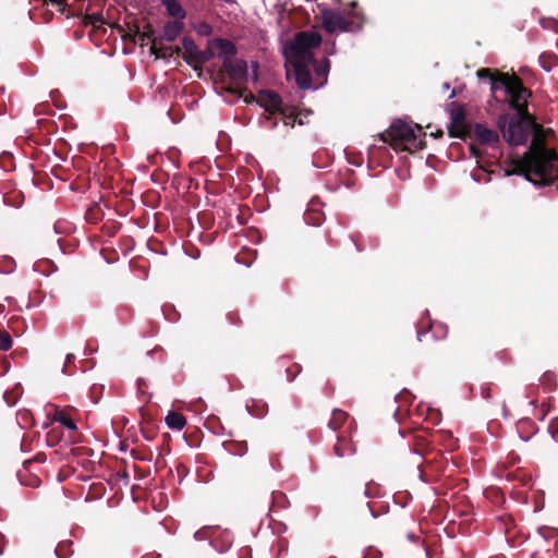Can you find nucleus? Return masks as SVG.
<instances>
[{"instance_id":"obj_1","label":"nucleus","mask_w":558,"mask_h":558,"mask_svg":"<svg viewBox=\"0 0 558 558\" xmlns=\"http://www.w3.org/2000/svg\"><path fill=\"white\" fill-rule=\"evenodd\" d=\"M546 133H551V130L544 129L534 119L531 145L508 174L524 175L536 186L551 185L555 177H558V154L546 147Z\"/></svg>"},{"instance_id":"obj_2","label":"nucleus","mask_w":558,"mask_h":558,"mask_svg":"<svg viewBox=\"0 0 558 558\" xmlns=\"http://www.w3.org/2000/svg\"><path fill=\"white\" fill-rule=\"evenodd\" d=\"M535 117L531 113H502L498 118V129L504 140L512 146L523 145L533 131Z\"/></svg>"},{"instance_id":"obj_3","label":"nucleus","mask_w":558,"mask_h":558,"mask_svg":"<svg viewBox=\"0 0 558 558\" xmlns=\"http://www.w3.org/2000/svg\"><path fill=\"white\" fill-rule=\"evenodd\" d=\"M365 23L363 11L325 9L322 11V25L329 34L357 33Z\"/></svg>"},{"instance_id":"obj_4","label":"nucleus","mask_w":558,"mask_h":558,"mask_svg":"<svg viewBox=\"0 0 558 558\" xmlns=\"http://www.w3.org/2000/svg\"><path fill=\"white\" fill-rule=\"evenodd\" d=\"M495 88L505 93V101L514 113H530L529 99L532 92L524 86L523 81L515 74H501L494 81Z\"/></svg>"},{"instance_id":"obj_5","label":"nucleus","mask_w":558,"mask_h":558,"mask_svg":"<svg viewBox=\"0 0 558 558\" xmlns=\"http://www.w3.org/2000/svg\"><path fill=\"white\" fill-rule=\"evenodd\" d=\"M384 143H388L395 150L410 151L411 143H415V132L408 123L396 120L389 129L379 135Z\"/></svg>"},{"instance_id":"obj_6","label":"nucleus","mask_w":558,"mask_h":558,"mask_svg":"<svg viewBox=\"0 0 558 558\" xmlns=\"http://www.w3.org/2000/svg\"><path fill=\"white\" fill-rule=\"evenodd\" d=\"M222 70L228 74L231 84L226 90L239 97H243L247 88L244 86L247 82V63L242 59L222 60Z\"/></svg>"},{"instance_id":"obj_7","label":"nucleus","mask_w":558,"mask_h":558,"mask_svg":"<svg viewBox=\"0 0 558 558\" xmlns=\"http://www.w3.org/2000/svg\"><path fill=\"white\" fill-rule=\"evenodd\" d=\"M322 40V36L316 32H299L291 47L292 52L296 59H313L311 49L318 47Z\"/></svg>"},{"instance_id":"obj_8","label":"nucleus","mask_w":558,"mask_h":558,"mask_svg":"<svg viewBox=\"0 0 558 558\" xmlns=\"http://www.w3.org/2000/svg\"><path fill=\"white\" fill-rule=\"evenodd\" d=\"M451 123L448 126V135L454 138L465 140L469 124H465V111L458 101H452L448 108Z\"/></svg>"},{"instance_id":"obj_9","label":"nucleus","mask_w":558,"mask_h":558,"mask_svg":"<svg viewBox=\"0 0 558 558\" xmlns=\"http://www.w3.org/2000/svg\"><path fill=\"white\" fill-rule=\"evenodd\" d=\"M466 137H474L478 144L493 148L498 147L500 143L498 132L486 128L482 123L470 124Z\"/></svg>"},{"instance_id":"obj_10","label":"nucleus","mask_w":558,"mask_h":558,"mask_svg":"<svg viewBox=\"0 0 558 558\" xmlns=\"http://www.w3.org/2000/svg\"><path fill=\"white\" fill-rule=\"evenodd\" d=\"M257 102L260 107L265 108V111L269 113L266 118L271 120V116L278 113L286 105H283L280 95L277 92L265 89L260 90L257 97Z\"/></svg>"},{"instance_id":"obj_11","label":"nucleus","mask_w":558,"mask_h":558,"mask_svg":"<svg viewBox=\"0 0 558 558\" xmlns=\"http://www.w3.org/2000/svg\"><path fill=\"white\" fill-rule=\"evenodd\" d=\"M184 52L182 53L183 60L191 65L195 71L198 70V58L201 50L192 37L185 36L182 39Z\"/></svg>"},{"instance_id":"obj_12","label":"nucleus","mask_w":558,"mask_h":558,"mask_svg":"<svg viewBox=\"0 0 558 558\" xmlns=\"http://www.w3.org/2000/svg\"><path fill=\"white\" fill-rule=\"evenodd\" d=\"M305 61L306 60L298 59L293 62L295 81L298 86L302 89H307L312 86L311 71Z\"/></svg>"},{"instance_id":"obj_13","label":"nucleus","mask_w":558,"mask_h":558,"mask_svg":"<svg viewBox=\"0 0 558 558\" xmlns=\"http://www.w3.org/2000/svg\"><path fill=\"white\" fill-rule=\"evenodd\" d=\"M332 451L338 458H347L353 456L356 448L350 437L340 434L337 437V442L332 447Z\"/></svg>"},{"instance_id":"obj_14","label":"nucleus","mask_w":558,"mask_h":558,"mask_svg":"<svg viewBox=\"0 0 558 558\" xmlns=\"http://www.w3.org/2000/svg\"><path fill=\"white\" fill-rule=\"evenodd\" d=\"M213 44L219 50V57H221L222 60H234L238 49L233 41L226 38H215Z\"/></svg>"},{"instance_id":"obj_15","label":"nucleus","mask_w":558,"mask_h":558,"mask_svg":"<svg viewBox=\"0 0 558 558\" xmlns=\"http://www.w3.org/2000/svg\"><path fill=\"white\" fill-rule=\"evenodd\" d=\"M278 113L282 117L284 124L290 128H293L295 123L299 125L306 124V121L302 120V112H298L295 107L286 105Z\"/></svg>"},{"instance_id":"obj_16","label":"nucleus","mask_w":558,"mask_h":558,"mask_svg":"<svg viewBox=\"0 0 558 558\" xmlns=\"http://www.w3.org/2000/svg\"><path fill=\"white\" fill-rule=\"evenodd\" d=\"M184 27L183 22L181 21H168L163 28L162 34L158 39L166 41H173L177 37L182 33Z\"/></svg>"},{"instance_id":"obj_17","label":"nucleus","mask_w":558,"mask_h":558,"mask_svg":"<svg viewBox=\"0 0 558 558\" xmlns=\"http://www.w3.org/2000/svg\"><path fill=\"white\" fill-rule=\"evenodd\" d=\"M496 529L504 533L507 541H511L514 536L513 530L515 527L513 518L510 514H502L496 518Z\"/></svg>"},{"instance_id":"obj_18","label":"nucleus","mask_w":558,"mask_h":558,"mask_svg":"<svg viewBox=\"0 0 558 558\" xmlns=\"http://www.w3.org/2000/svg\"><path fill=\"white\" fill-rule=\"evenodd\" d=\"M161 3L171 17L177 19V21H182L185 19L186 11L178 0H161Z\"/></svg>"},{"instance_id":"obj_19","label":"nucleus","mask_w":558,"mask_h":558,"mask_svg":"<svg viewBox=\"0 0 558 558\" xmlns=\"http://www.w3.org/2000/svg\"><path fill=\"white\" fill-rule=\"evenodd\" d=\"M439 332L440 333V337H446L447 335V328L445 326H442L440 323H430L428 325V328L426 330H423V329H418L417 330V340L420 342H423L424 339H426L428 336H430V338H434L435 333Z\"/></svg>"},{"instance_id":"obj_20","label":"nucleus","mask_w":558,"mask_h":558,"mask_svg":"<svg viewBox=\"0 0 558 558\" xmlns=\"http://www.w3.org/2000/svg\"><path fill=\"white\" fill-rule=\"evenodd\" d=\"M210 544L216 550L223 553L228 550L232 544L231 534L229 532H221L210 539Z\"/></svg>"},{"instance_id":"obj_21","label":"nucleus","mask_w":558,"mask_h":558,"mask_svg":"<svg viewBox=\"0 0 558 558\" xmlns=\"http://www.w3.org/2000/svg\"><path fill=\"white\" fill-rule=\"evenodd\" d=\"M165 422L169 428L177 430L183 429V427L186 425L185 416L177 411H170L167 414Z\"/></svg>"},{"instance_id":"obj_22","label":"nucleus","mask_w":558,"mask_h":558,"mask_svg":"<svg viewBox=\"0 0 558 558\" xmlns=\"http://www.w3.org/2000/svg\"><path fill=\"white\" fill-rule=\"evenodd\" d=\"M517 429L522 439L529 440L530 437L537 430V427L530 418H522L517 424Z\"/></svg>"},{"instance_id":"obj_23","label":"nucleus","mask_w":558,"mask_h":558,"mask_svg":"<svg viewBox=\"0 0 558 558\" xmlns=\"http://www.w3.org/2000/svg\"><path fill=\"white\" fill-rule=\"evenodd\" d=\"M3 202L8 206L20 208L24 203V194L20 190H10L3 194Z\"/></svg>"},{"instance_id":"obj_24","label":"nucleus","mask_w":558,"mask_h":558,"mask_svg":"<svg viewBox=\"0 0 558 558\" xmlns=\"http://www.w3.org/2000/svg\"><path fill=\"white\" fill-rule=\"evenodd\" d=\"M477 76L481 80L488 78L490 82V90L494 95L497 94L499 88H495L494 81L501 74H505L504 72H499L497 70H492L489 68H483L477 71ZM497 98V96H495Z\"/></svg>"},{"instance_id":"obj_25","label":"nucleus","mask_w":558,"mask_h":558,"mask_svg":"<svg viewBox=\"0 0 558 558\" xmlns=\"http://www.w3.org/2000/svg\"><path fill=\"white\" fill-rule=\"evenodd\" d=\"M53 421L60 423L71 432H76L77 427L74 420L64 410H58L53 414Z\"/></svg>"},{"instance_id":"obj_26","label":"nucleus","mask_w":558,"mask_h":558,"mask_svg":"<svg viewBox=\"0 0 558 558\" xmlns=\"http://www.w3.org/2000/svg\"><path fill=\"white\" fill-rule=\"evenodd\" d=\"M349 414L340 409L332 411L331 418L328 422V427L332 430H338L347 422Z\"/></svg>"},{"instance_id":"obj_27","label":"nucleus","mask_w":558,"mask_h":558,"mask_svg":"<svg viewBox=\"0 0 558 558\" xmlns=\"http://www.w3.org/2000/svg\"><path fill=\"white\" fill-rule=\"evenodd\" d=\"M225 449L231 454L242 457L247 452V442L246 441H238L230 440L223 442Z\"/></svg>"},{"instance_id":"obj_28","label":"nucleus","mask_w":558,"mask_h":558,"mask_svg":"<svg viewBox=\"0 0 558 558\" xmlns=\"http://www.w3.org/2000/svg\"><path fill=\"white\" fill-rule=\"evenodd\" d=\"M325 220V215L322 210L315 208H308L304 214V221L314 227H318Z\"/></svg>"},{"instance_id":"obj_29","label":"nucleus","mask_w":558,"mask_h":558,"mask_svg":"<svg viewBox=\"0 0 558 558\" xmlns=\"http://www.w3.org/2000/svg\"><path fill=\"white\" fill-rule=\"evenodd\" d=\"M429 441L423 433H414L413 435V450L420 456H423L429 449Z\"/></svg>"},{"instance_id":"obj_30","label":"nucleus","mask_w":558,"mask_h":558,"mask_svg":"<svg viewBox=\"0 0 558 558\" xmlns=\"http://www.w3.org/2000/svg\"><path fill=\"white\" fill-rule=\"evenodd\" d=\"M170 46H165L162 40L158 38L153 39V45H150V53L154 54L158 59H169V49Z\"/></svg>"},{"instance_id":"obj_31","label":"nucleus","mask_w":558,"mask_h":558,"mask_svg":"<svg viewBox=\"0 0 558 558\" xmlns=\"http://www.w3.org/2000/svg\"><path fill=\"white\" fill-rule=\"evenodd\" d=\"M538 62H539V65L545 71L548 72L558 64V57L554 52L546 51V52L541 53V56L538 57Z\"/></svg>"},{"instance_id":"obj_32","label":"nucleus","mask_w":558,"mask_h":558,"mask_svg":"<svg viewBox=\"0 0 558 558\" xmlns=\"http://www.w3.org/2000/svg\"><path fill=\"white\" fill-rule=\"evenodd\" d=\"M314 63L315 72L318 77H320L323 81L320 83L324 84L327 81V74L330 70V62L328 58H324L322 62L317 63L316 60L310 59Z\"/></svg>"},{"instance_id":"obj_33","label":"nucleus","mask_w":558,"mask_h":558,"mask_svg":"<svg viewBox=\"0 0 558 558\" xmlns=\"http://www.w3.org/2000/svg\"><path fill=\"white\" fill-rule=\"evenodd\" d=\"M104 213L98 204L90 206L85 213V219L89 223H97L102 219Z\"/></svg>"},{"instance_id":"obj_34","label":"nucleus","mask_w":558,"mask_h":558,"mask_svg":"<svg viewBox=\"0 0 558 558\" xmlns=\"http://www.w3.org/2000/svg\"><path fill=\"white\" fill-rule=\"evenodd\" d=\"M122 225L114 220H108L102 225V233L109 238L114 236L121 229Z\"/></svg>"},{"instance_id":"obj_35","label":"nucleus","mask_w":558,"mask_h":558,"mask_svg":"<svg viewBox=\"0 0 558 558\" xmlns=\"http://www.w3.org/2000/svg\"><path fill=\"white\" fill-rule=\"evenodd\" d=\"M97 23L105 24V20L101 14L94 13V14H86L83 17V24L84 26H93L94 28L98 29L100 26H97Z\"/></svg>"},{"instance_id":"obj_36","label":"nucleus","mask_w":558,"mask_h":558,"mask_svg":"<svg viewBox=\"0 0 558 558\" xmlns=\"http://www.w3.org/2000/svg\"><path fill=\"white\" fill-rule=\"evenodd\" d=\"M137 37L142 44L145 40H150V43L153 44V39L156 37H155V31H154V27L151 26V24L147 23L146 26L144 27V31H140V35Z\"/></svg>"},{"instance_id":"obj_37","label":"nucleus","mask_w":558,"mask_h":558,"mask_svg":"<svg viewBox=\"0 0 558 558\" xmlns=\"http://www.w3.org/2000/svg\"><path fill=\"white\" fill-rule=\"evenodd\" d=\"M12 347V338L8 331L0 329V350L8 351Z\"/></svg>"},{"instance_id":"obj_38","label":"nucleus","mask_w":558,"mask_h":558,"mask_svg":"<svg viewBox=\"0 0 558 558\" xmlns=\"http://www.w3.org/2000/svg\"><path fill=\"white\" fill-rule=\"evenodd\" d=\"M302 371L301 365L298 363H292L286 368L287 380L292 381Z\"/></svg>"},{"instance_id":"obj_39","label":"nucleus","mask_w":558,"mask_h":558,"mask_svg":"<svg viewBox=\"0 0 558 558\" xmlns=\"http://www.w3.org/2000/svg\"><path fill=\"white\" fill-rule=\"evenodd\" d=\"M129 33L126 35H122L123 39L130 38L134 43L136 41L137 36L140 35V27L134 23H126Z\"/></svg>"},{"instance_id":"obj_40","label":"nucleus","mask_w":558,"mask_h":558,"mask_svg":"<svg viewBox=\"0 0 558 558\" xmlns=\"http://www.w3.org/2000/svg\"><path fill=\"white\" fill-rule=\"evenodd\" d=\"M0 167L3 168L4 171H11L14 169L13 159L10 154H2L0 156Z\"/></svg>"},{"instance_id":"obj_41","label":"nucleus","mask_w":558,"mask_h":558,"mask_svg":"<svg viewBox=\"0 0 558 558\" xmlns=\"http://www.w3.org/2000/svg\"><path fill=\"white\" fill-rule=\"evenodd\" d=\"M46 438H47V444L50 447H53V446H56L60 441L61 433L58 429L52 428L51 430H49L47 433Z\"/></svg>"},{"instance_id":"obj_42","label":"nucleus","mask_w":558,"mask_h":558,"mask_svg":"<svg viewBox=\"0 0 558 558\" xmlns=\"http://www.w3.org/2000/svg\"><path fill=\"white\" fill-rule=\"evenodd\" d=\"M214 57V51L210 48H207L206 50H201L199 58H198V70L202 71L203 64L208 62Z\"/></svg>"},{"instance_id":"obj_43","label":"nucleus","mask_w":558,"mask_h":558,"mask_svg":"<svg viewBox=\"0 0 558 558\" xmlns=\"http://www.w3.org/2000/svg\"><path fill=\"white\" fill-rule=\"evenodd\" d=\"M71 545V542L60 543L56 548V555L58 556V558H68Z\"/></svg>"},{"instance_id":"obj_44","label":"nucleus","mask_w":558,"mask_h":558,"mask_svg":"<svg viewBox=\"0 0 558 558\" xmlns=\"http://www.w3.org/2000/svg\"><path fill=\"white\" fill-rule=\"evenodd\" d=\"M276 547L278 553L275 555V558H280L281 554L288 550V541L286 538H279Z\"/></svg>"},{"instance_id":"obj_45","label":"nucleus","mask_w":558,"mask_h":558,"mask_svg":"<svg viewBox=\"0 0 558 558\" xmlns=\"http://www.w3.org/2000/svg\"><path fill=\"white\" fill-rule=\"evenodd\" d=\"M198 33L208 36L213 33V27L208 23L202 22L198 26Z\"/></svg>"},{"instance_id":"obj_46","label":"nucleus","mask_w":558,"mask_h":558,"mask_svg":"<svg viewBox=\"0 0 558 558\" xmlns=\"http://www.w3.org/2000/svg\"><path fill=\"white\" fill-rule=\"evenodd\" d=\"M413 399V396L410 391L403 390L397 396L398 401H404V402H411Z\"/></svg>"},{"instance_id":"obj_47","label":"nucleus","mask_w":558,"mask_h":558,"mask_svg":"<svg viewBox=\"0 0 558 558\" xmlns=\"http://www.w3.org/2000/svg\"><path fill=\"white\" fill-rule=\"evenodd\" d=\"M410 146H411L412 153H413L415 150H421V149L425 148L426 142L424 140H417L415 137V143H411Z\"/></svg>"},{"instance_id":"obj_48","label":"nucleus","mask_w":558,"mask_h":558,"mask_svg":"<svg viewBox=\"0 0 558 558\" xmlns=\"http://www.w3.org/2000/svg\"><path fill=\"white\" fill-rule=\"evenodd\" d=\"M227 318L233 325H238L241 322L240 316L236 312H229L227 314Z\"/></svg>"},{"instance_id":"obj_49","label":"nucleus","mask_w":558,"mask_h":558,"mask_svg":"<svg viewBox=\"0 0 558 558\" xmlns=\"http://www.w3.org/2000/svg\"><path fill=\"white\" fill-rule=\"evenodd\" d=\"M376 485H373V484H367L366 487H365V490H364V495L366 497H374L376 495Z\"/></svg>"},{"instance_id":"obj_50","label":"nucleus","mask_w":558,"mask_h":558,"mask_svg":"<svg viewBox=\"0 0 558 558\" xmlns=\"http://www.w3.org/2000/svg\"><path fill=\"white\" fill-rule=\"evenodd\" d=\"M169 50V56L173 57V56H177V57H182V53L184 52V49L183 47H179V46H175V47H171L168 49Z\"/></svg>"},{"instance_id":"obj_51","label":"nucleus","mask_w":558,"mask_h":558,"mask_svg":"<svg viewBox=\"0 0 558 558\" xmlns=\"http://www.w3.org/2000/svg\"><path fill=\"white\" fill-rule=\"evenodd\" d=\"M8 543V537L2 532H0V555L4 554Z\"/></svg>"},{"instance_id":"obj_52","label":"nucleus","mask_w":558,"mask_h":558,"mask_svg":"<svg viewBox=\"0 0 558 558\" xmlns=\"http://www.w3.org/2000/svg\"><path fill=\"white\" fill-rule=\"evenodd\" d=\"M481 396L486 399V400H489L490 397H492V393H490V387L488 385H483L481 387Z\"/></svg>"},{"instance_id":"obj_53","label":"nucleus","mask_w":558,"mask_h":558,"mask_svg":"<svg viewBox=\"0 0 558 558\" xmlns=\"http://www.w3.org/2000/svg\"><path fill=\"white\" fill-rule=\"evenodd\" d=\"M298 112H302V120L306 121V124L308 123V117L313 113L311 109L306 110H298Z\"/></svg>"},{"instance_id":"obj_54","label":"nucleus","mask_w":558,"mask_h":558,"mask_svg":"<svg viewBox=\"0 0 558 558\" xmlns=\"http://www.w3.org/2000/svg\"><path fill=\"white\" fill-rule=\"evenodd\" d=\"M74 360H75L74 354H71V353L66 354V357H65V364H64V367H63V369H62V371H63V373H65V368H66V366H68L70 363H72Z\"/></svg>"},{"instance_id":"obj_55","label":"nucleus","mask_w":558,"mask_h":558,"mask_svg":"<svg viewBox=\"0 0 558 558\" xmlns=\"http://www.w3.org/2000/svg\"><path fill=\"white\" fill-rule=\"evenodd\" d=\"M266 412H267V404H266V403H263V404L259 407V411H258V412H255L254 414H255V415H258V416H262V415H264Z\"/></svg>"},{"instance_id":"obj_56","label":"nucleus","mask_w":558,"mask_h":558,"mask_svg":"<svg viewBox=\"0 0 558 558\" xmlns=\"http://www.w3.org/2000/svg\"><path fill=\"white\" fill-rule=\"evenodd\" d=\"M366 508H367V511H368L369 515L373 517V518H376L377 514L374 511L373 504L372 502H367L366 504Z\"/></svg>"},{"instance_id":"obj_57","label":"nucleus","mask_w":558,"mask_h":558,"mask_svg":"<svg viewBox=\"0 0 558 558\" xmlns=\"http://www.w3.org/2000/svg\"><path fill=\"white\" fill-rule=\"evenodd\" d=\"M244 100L245 102L251 104L255 100L257 101V98L252 93H248L246 96H244Z\"/></svg>"},{"instance_id":"obj_58","label":"nucleus","mask_w":558,"mask_h":558,"mask_svg":"<svg viewBox=\"0 0 558 558\" xmlns=\"http://www.w3.org/2000/svg\"><path fill=\"white\" fill-rule=\"evenodd\" d=\"M551 25H545L543 24V27H551L556 33H558V22L557 21H550Z\"/></svg>"},{"instance_id":"obj_59","label":"nucleus","mask_w":558,"mask_h":558,"mask_svg":"<svg viewBox=\"0 0 558 558\" xmlns=\"http://www.w3.org/2000/svg\"><path fill=\"white\" fill-rule=\"evenodd\" d=\"M35 461L40 462V463L45 462L46 461V454L43 453V452L37 453L36 457H35Z\"/></svg>"},{"instance_id":"obj_60","label":"nucleus","mask_w":558,"mask_h":558,"mask_svg":"<svg viewBox=\"0 0 558 558\" xmlns=\"http://www.w3.org/2000/svg\"><path fill=\"white\" fill-rule=\"evenodd\" d=\"M347 10L362 11V10L359 8V3H357V1H352V2H350L349 8H348Z\"/></svg>"},{"instance_id":"obj_61","label":"nucleus","mask_w":558,"mask_h":558,"mask_svg":"<svg viewBox=\"0 0 558 558\" xmlns=\"http://www.w3.org/2000/svg\"><path fill=\"white\" fill-rule=\"evenodd\" d=\"M470 149H471L472 155H474V156H481V150H480V148H478V147H476L475 145H471V146H470Z\"/></svg>"},{"instance_id":"obj_62","label":"nucleus","mask_w":558,"mask_h":558,"mask_svg":"<svg viewBox=\"0 0 558 558\" xmlns=\"http://www.w3.org/2000/svg\"><path fill=\"white\" fill-rule=\"evenodd\" d=\"M442 135H444L442 130H437L436 132L430 133V136H433L435 138H440V137H442Z\"/></svg>"},{"instance_id":"obj_63","label":"nucleus","mask_w":558,"mask_h":558,"mask_svg":"<svg viewBox=\"0 0 558 558\" xmlns=\"http://www.w3.org/2000/svg\"><path fill=\"white\" fill-rule=\"evenodd\" d=\"M207 532H208L207 530H205V531H198V532H196V533H195V537H196L197 539H203V538L205 537V534H207Z\"/></svg>"},{"instance_id":"obj_64","label":"nucleus","mask_w":558,"mask_h":558,"mask_svg":"<svg viewBox=\"0 0 558 558\" xmlns=\"http://www.w3.org/2000/svg\"><path fill=\"white\" fill-rule=\"evenodd\" d=\"M142 558H160V555L156 553H148L144 555Z\"/></svg>"}]
</instances>
